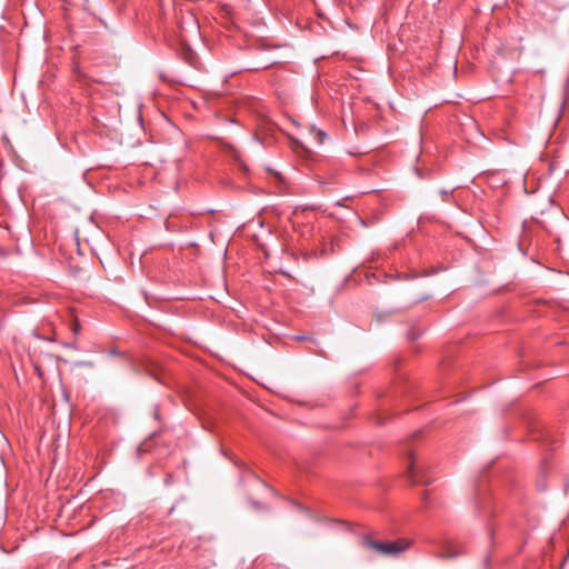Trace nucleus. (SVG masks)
Returning <instances> with one entry per match:
<instances>
[{
    "instance_id": "f257e3e1",
    "label": "nucleus",
    "mask_w": 569,
    "mask_h": 569,
    "mask_svg": "<svg viewBox=\"0 0 569 569\" xmlns=\"http://www.w3.org/2000/svg\"><path fill=\"white\" fill-rule=\"evenodd\" d=\"M360 546L377 555L396 556L406 551L409 548V542L403 539L396 541H378L372 539L370 535H365L361 537Z\"/></svg>"
},
{
    "instance_id": "f03ea898",
    "label": "nucleus",
    "mask_w": 569,
    "mask_h": 569,
    "mask_svg": "<svg viewBox=\"0 0 569 569\" xmlns=\"http://www.w3.org/2000/svg\"><path fill=\"white\" fill-rule=\"evenodd\" d=\"M243 230L248 237H251L256 240L260 236L259 230H263L267 233L271 232L270 227L264 226L263 216H254L252 219H250L247 223L243 224Z\"/></svg>"
},
{
    "instance_id": "7ed1b4c3",
    "label": "nucleus",
    "mask_w": 569,
    "mask_h": 569,
    "mask_svg": "<svg viewBox=\"0 0 569 569\" xmlns=\"http://www.w3.org/2000/svg\"><path fill=\"white\" fill-rule=\"evenodd\" d=\"M407 478L411 482V485H418V483L428 485L429 483V481H427V480H425L422 478H419L418 473L416 472V470H415V457H413L412 453H410V457H409Z\"/></svg>"
},
{
    "instance_id": "20e7f679",
    "label": "nucleus",
    "mask_w": 569,
    "mask_h": 569,
    "mask_svg": "<svg viewBox=\"0 0 569 569\" xmlns=\"http://www.w3.org/2000/svg\"><path fill=\"white\" fill-rule=\"evenodd\" d=\"M461 553V551L453 547V546H446L445 550L442 551V553L440 555L441 558L443 559H452V558H456L457 556H459Z\"/></svg>"
},
{
    "instance_id": "39448f33",
    "label": "nucleus",
    "mask_w": 569,
    "mask_h": 569,
    "mask_svg": "<svg viewBox=\"0 0 569 569\" xmlns=\"http://www.w3.org/2000/svg\"><path fill=\"white\" fill-rule=\"evenodd\" d=\"M230 149V152H231V156L240 163L241 168L247 171L248 168L246 167V164L240 160V153L238 150H236L233 147H229Z\"/></svg>"
},
{
    "instance_id": "423d86ee",
    "label": "nucleus",
    "mask_w": 569,
    "mask_h": 569,
    "mask_svg": "<svg viewBox=\"0 0 569 569\" xmlns=\"http://www.w3.org/2000/svg\"><path fill=\"white\" fill-rule=\"evenodd\" d=\"M71 330L73 331L74 335H77L80 330V323L79 321L76 319L71 326Z\"/></svg>"
},
{
    "instance_id": "0eeeda50",
    "label": "nucleus",
    "mask_w": 569,
    "mask_h": 569,
    "mask_svg": "<svg viewBox=\"0 0 569 569\" xmlns=\"http://www.w3.org/2000/svg\"><path fill=\"white\" fill-rule=\"evenodd\" d=\"M317 136H318V138H319V142H320V143H323V141H325V140H326V138H327L326 132H323V131H320V130H319V131L317 132Z\"/></svg>"
},
{
    "instance_id": "6e6552de",
    "label": "nucleus",
    "mask_w": 569,
    "mask_h": 569,
    "mask_svg": "<svg viewBox=\"0 0 569 569\" xmlns=\"http://www.w3.org/2000/svg\"><path fill=\"white\" fill-rule=\"evenodd\" d=\"M419 335H420V333H412V335H410V339H411V340H415V339H417V338L419 337Z\"/></svg>"
},
{
    "instance_id": "1a4fd4ad",
    "label": "nucleus",
    "mask_w": 569,
    "mask_h": 569,
    "mask_svg": "<svg viewBox=\"0 0 569 569\" xmlns=\"http://www.w3.org/2000/svg\"><path fill=\"white\" fill-rule=\"evenodd\" d=\"M89 221H90V222H92V223H96V221H94V216H90V217H89Z\"/></svg>"
},
{
    "instance_id": "9d476101",
    "label": "nucleus",
    "mask_w": 569,
    "mask_h": 569,
    "mask_svg": "<svg viewBox=\"0 0 569 569\" xmlns=\"http://www.w3.org/2000/svg\"><path fill=\"white\" fill-rule=\"evenodd\" d=\"M206 213L213 214V213H216V211H214V210H212V209H210V210H208Z\"/></svg>"
},
{
    "instance_id": "9b49d317",
    "label": "nucleus",
    "mask_w": 569,
    "mask_h": 569,
    "mask_svg": "<svg viewBox=\"0 0 569 569\" xmlns=\"http://www.w3.org/2000/svg\"><path fill=\"white\" fill-rule=\"evenodd\" d=\"M359 222H360L361 224H365V222H363V220L361 219V217H360V216H359Z\"/></svg>"
},
{
    "instance_id": "f8f14e48",
    "label": "nucleus",
    "mask_w": 569,
    "mask_h": 569,
    "mask_svg": "<svg viewBox=\"0 0 569 569\" xmlns=\"http://www.w3.org/2000/svg\"><path fill=\"white\" fill-rule=\"evenodd\" d=\"M441 193H442V196H447L448 194V192L446 190H443Z\"/></svg>"
}]
</instances>
